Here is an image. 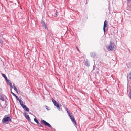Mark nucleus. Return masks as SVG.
Masks as SVG:
<instances>
[{"label": "nucleus", "mask_w": 131, "mask_h": 131, "mask_svg": "<svg viewBox=\"0 0 131 131\" xmlns=\"http://www.w3.org/2000/svg\"><path fill=\"white\" fill-rule=\"evenodd\" d=\"M115 47V45L112 42L110 41V45L107 48V50L109 51H112L114 49V48Z\"/></svg>", "instance_id": "obj_1"}, {"label": "nucleus", "mask_w": 131, "mask_h": 131, "mask_svg": "<svg viewBox=\"0 0 131 131\" xmlns=\"http://www.w3.org/2000/svg\"><path fill=\"white\" fill-rule=\"evenodd\" d=\"M6 115H5L4 117L3 118L2 120V123H4L7 122H9L11 121V119L10 117H6Z\"/></svg>", "instance_id": "obj_2"}, {"label": "nucleus", "mask_w": 131, "mask_h": 131, "mask_svg": "<svg viewBox=\"0 0 131 131\" xmlns=\"http://www.w3.org/2000/svg\"><path fill=\"white\" fill-rule=\"evenodd\" d=\"M41 123H43L45 125L49 127L52 128L51 125L49 123L43 120H42L41 121Z\"/></svg>", "instance_id": "obj_3"}, {"label": "nucleus", "mask_w": 131, "mask_h": 131, "mask_svg": "<svg viewBox=\"0 0 131 131\" xmlns=\"http://www.w3.org/2000/svg\"><path fill=\"white\" fill-rule=\"evenodd\" d=\"M24 115L25 118L28 120L29 121H31V119L28 115V114H27L26 112H24Z\"/></svg>", "instance_id": "obj_4"}, {"label": "nucleus", "mask_w": 131, "mask_h": 131, "mask_svg": "<svg viewBox=\"0 0 131 131\" xmlns=\"http://www.w3.org/2000/svg\"><path fill=\"white\" fill-rule=\"evenodd\" d=\"M70 119L71 120L72 122L73 123V124H74L75 125H77V123L75 119L74 118L73 116L72 115V116H70Z\"/></svg>", "instance_id": "obj_5"}, {"label": "nucleus", "mask_w": 131, "mask_h": 131, "mask_svg": "<svg viewBox=\"0 0 131 131\" xmlns=\"http://www.w3.org/2000/svg\"><path fill=\"white\" fill-rule=\"evenodd\" d=\"M107 22L105 20L104 24L103 25V31L104 33H105V28L107 26Z\"/></svg>", "instance_id": "obj_6"}, {"label": "nucleus", "mask_w": 131, "mask_h": 131, "mask_svg": "<svg viewBox=\"0 0 131 131\" xmlns=\"http://www.w3.org/2000/svg\"><path fill=\"white\" fill-rule=\"evenodd\" d=\"M90 55L91 57L94 58L96 56V53L95 52H92L90 53Z\"/></svg>", "instance_id": "obj_7"}, {"label": "nucleus", "mask_w": 131, "mask_h": 131, "mask_svg": "<svg viewBox=\"0 0 131 131\" xmlns=\"http://www.w3.org/2000/svg\"><path fill=\"white\" fill-rule=\"evenodd\" d=\"M54 106H56L58 110L60 111V108L59 106V104L57 103L56 102V103L54 104Z\"/></svg>", "instance_id": "obj_8"}, {"label": "nucleus", "mask_w": 131, "mask_h": 131, "mask_svg": "<svg viewBox=\"0 0 131 131\" xmlns=\"http://www.w3.org/2000/svg\"><path fill=\"white\" fill-rule=\"evenodd\" d=\"M22 107L25 111L28 112H29V109L25 105L23 106Z\"/></svg>", "instance_id": "obj_9"}, {"label": "nucleus", "mask_w": 131, "mask_h": 131, "mask_svg": "<svg viewBox=\"0 0 131 131\" xmlns=\"http://www.w3.org/2000/svg\"><path fill=\"white\" fill-rule=\"evenodd\" d=\"M41 24L42 26L45 27V29H46V27L45 23L43 20H41Z\"/></svg>", "instance_id": "obj_10"}, {"label": "nucleus", "mask_w": 131, "mask_h": 131, "mask_svg": "<svg viewBox=\"0 0 131 131\" xmlns=\"http://www.w3.org/2000/svg\"><path fill=\"white\" fill-rule=\"evenodd\" d=\"M19 101L22 107L25 105L23 104V102L21 100H20Z\"/></svg>", "instance_id": "obj_11"}, {"label": "nucleus", "mask_w": 131, "mask_h": 131, "mask_svg": "<svg viewBox=\"0 0 131 131\" xmlns=\"http://www.w3.org/2000/svg\"><path fill=\"white\" fill-rule=\"evenodd\" d=\"M2 76L7 81L9 80H8V79L7 78L6 76L4 74H2Z\"/></svg>", "instance_id": "obj_12"}, {"label": "nucleus", "mask_w": 131, "mask_h": 131, "mask_svg": "<svg viewBox=\"0 0 131 131\" xmlns=\"http://www.w3.org/2000/svg\"><path fill=\"white\" fill-rule=\"evenodd\" d=\"M34 120L37 124L39 125L40 124L39 121L36 118H34Z\"/></svg>", "instance_id": "obj_13"}, {"label": "nucleus", "mask_w": 131, "mask_h": 131, "mask_svg": "<svg viewBox=\"0 0 131 131\" xmlns=\"http://www.w3.org/2000/svg\"><path fill=\"white\" fill-rule=\"evenodd\" d=\"M85 66L88 67H89L90 66V64L88 63V61L87 60H86L85 61Z\"/></svg>", "instance_id": "obj_14"}, {"label": "nucleus", "mask_w": 131, "mask_h": 131, "mask_svg": "<svg viewBox=\"0 0 131 131\" xmlns=\"http://www.w3.org/2000/svg\"><path fill=\"white\" fill-rule=\"evenodd\" d=\"M8 81V82H9V85L12 88H12H13V86H12V84L11 83V82L10 81V80H9L8 81Z\"/></svg>", "instance_id": "obj_15"}, {"label": "nucleus", "mask_w": 131, "mask_h": 131, "mask_svg": "<svg viewBox=\"0 0 131 131\" xmlns=\"http://www.w3.org/2000/svg\"><path fill=\"white\" fill-rule=\"evenodd\" d=\"M0 99L3 101H4V97L2 96H0Z\"/></svg>", "instance_id": "obj_16"}, {"label": "nucleus", "mask_w": 131, "mask_h": 131, "mask_svg": "<svg viewBox=\"0 0 131 131\" xmlns=\"http://www.w3.org/2000/svg\"><path fill=\"white\" fill-rule=\"evenodd\" d=\"M52 102L54 104L57 102L56 100H55L53 98H52Z\"/></svg>", "instance_id": "obj_17"}, {"label": "nucleus", "mask_w": 131, "mask_h": 131, "mask_svg": "<svg viewBox=\"0 0 131 131\" xmlns=\"http://www.w3.org/2000/svg\"><path fill=\"white\" fill-rule=\"evenodd\" d=\"M66 110L67 111V112L68 114V113H69L70 111L69 109H68V108H66Z\"/></svg>", "instance_id": "obj_18"}, {"label": "nucleus", "mask_w": 131, "mask_h": 131, "mask_svg": "<svg viewBox=\"0 0 131 131\" xmlns=\"http://www.w3.org/2000/svg\"><path fill=\"white\" fill-rule=\"evenodd\" d=\"M45 107L46 108V109L48 110H50V109H49V107L48 106H47L46 105H45Z\"/></svg>", "instance_id": "obj_19"}, {"label": "nucleus", "mask_w": 131, "mask_h": 131, "mask_svg": "<svg viewBox=\"0 0 131 131\" xmlns=\"http://www.w3.org/2000/svg\"><path fill=\"white\" fill-rule=\"evenodd\" d=\"M15 97H16L17 100L19 101L21 100L20 99H19V98L18 97V96L16 95V96H15Z\"/></svg>", "instance_id": "obj_20"}, {"label": "nucleus", "mask_w": 131, "mask_h": 131, "mask_svg": "<svg viewBox=\"0 0 131 131\" xmlns=\"http://www.w3.org/2000/svg\"><path fill=\"white\" fill-rule=\"evenodd\" d=\"M95 68H96L97 70H98V69L96 67H95L94 66H93V70L94 69H95Z\"/></svg>", "instance_id": "obj_21"}, {"label": "nucleus", "mask_w": 131, "mask_h": 131, "mask_svg": "<svg viewBox=\"0 0 131 131\" xmlns=\"http://www.w3.org/2000/svg\"><path fill=\"white\" fill-rule=\"evenodd\" d=\"M68 114L69 117H70V116H72V113H68Z\"/></svg>", "instance_id": "obj_22"}, {"label": "nucleus", "mask_w": 131, "mask_h": 131, "mask_svg": "<svg viewBox=\"0 0 131 131\" xmlns=\"http://www.w3.org/2000/svg\"><path fill=\"white\" fill-rule=\"evenodd\" d=\"M11 93L15 97V96H16V95L15 94L13 93L12 91H11Z\"/></svg>", "instance_id": "obj_23"}, {"label": "nucleus", "mask_w": 131, "mask_h": 131, "mask_svg": "<svg viewBox=\"0 0 131 131\" xmlns=\"http://www.w3.org/2000/svg\"><path fill=\"white\" fill-rule=\"evenodd\" d=\"M58 13L57 12V10H56V13H55L56 17H57V15H58Z\"/></svg>", "instance_id": "obj_24"}, {"label": "nucleus", "mask_w": 131, "mask_h": 131, "mask_svg": "<svg viewBox=\"0 0 131 131\" xmlns=\"http://www.w3.org/2000/svg\"><path fill=\"white\" fill-rule=\"evenodd\" d=\"M13 89H14L15 90V91H16L17 90V88H16V87L14 85L13 86Z\"/></svg>", "instance_id": "obj_25"}, {"label": "nucleus", "mask_w": 131, "mask_h": 131, "mask_svg": "<svg viewBox=\"0 0 131 131\" xmlns=\"http://www.w3.org/2000/svg\"><path fill=\"white\" fill-rule=\"evenodd\" d=\"M129 97L131 99V92H130L129 94Z\"/></svg>", "instance_id": "obj_26"}, {"label": "nucleus", "mask_w": 131, "mask_h": 131, "mask_svg": "<svg viewBox=\"0 0 131 131\" xmlns=\"http://www.w3.org/2000/svg\"><path fill=\"white\" fill-rule=\"evenodd\" d=\"M3 41H2V40L0 39V43L1 44H2L3 43Z\"/></svg>", "instance_id": "obj_27"}, {"label": "nucleus", "mask_w": 131, "mask_h": 131, "mask_svg": "<svg viewBox=\"0 0 131 131\" xmlns=\"http://www.w3.org/2000/svg\"><path fill=\"white\" fill-rule=\"evenodd\" d=\"M127 1L128 2H131V0H127Z\"/></svg>", "instance_id": "obj_28"}, {"label": "nucleus", "mask_w": 131, "mask_h": 131, "mask_svg": "<svg viewBox=\"0 0 131 131\" xmlns=\"http://www.w3.org/2000/svg\"><path fill=\"white\" fill-rule=\"evenodd\" d=\"M76 49H77V50L79 52V49H78V47H76Z\"/></svg>", "instance_id": "obj_29"}, {"label": "nucleus", "mask_w": 131, "mask_h": 131, "mask_svg": "<svg viewBox=\"0 0 131 131\" xmlns=\"http://www.w3.org/2000/svg\"><path fill=\"white\" fill-rule=\"evenodd\" d=\"M129 79H131V75H130V77H129Z\"/></svg>", "instance_id": "obj_30"}, {"label": "nucleus", "mask_w": 131, "mask_h": 131, "mask_svg": "<svg viewBox=\"0 0 131 131\" xmlns=\"http://www.w3.org/2000/svg\"><path fill=\"white\" fill-rule=\"evenodd\" d=\"M40 126L41 127H43L42 126V125H41V124H40Z\"/></svg>", "instance_id": "obj_31"}, {"label": "nucleus", "mask_w": 131, "mask_h": 131, "mask_svg": "<svg viewBox=\"0 0 131 131\" xmlns=\"http://www.w3.org/2000/svg\"><path fill=\"white\" fill-rule=\"evenodd\" d=\"M15 91H16L17 93H18V91H17V90Z\"/></svg>", "instance_id": "obj_32"}, {"label": "nucleus", "mask_w": 131, "mask_h": 131, "mask_svg": "<svg viewBox=\"0 0 131 131\" xmlns=\"http://www.w3.org/2000/svg\"><path fill=\"white\" fill-rule=\"evenodd\" d=\"M130 74H130V75H129H129H131V73H130Z\"/></svg>", "instance_id": "obj_33"}, {"label": "nucleus", "mask_w": 131, "mask_h": 131, "mask_svg": "<svg viewBox=\"0 0 131 131\" xmlns=\"http://www.w3.org/2000/svg\"><path fill=\"white\" fill-rule=\"evenodd\" d=\"M9 83V82H8Z\"/></svg>", "instance_id": "obj_34"}]
</instances>
